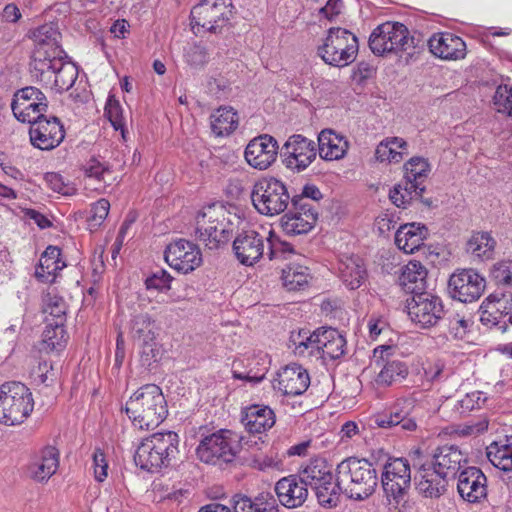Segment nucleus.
<instances>
[{
    "label": "nucleus",
    "instance_id": "nucleus-51",
    "mask_svg": "<svg viewBox=\"0 0 512 512\" xmlns=\"http://www.w3.org/2000/svg\"><path fill=\"white\" fill-rule=\"evenodd\" d=\"M44 311L52 317V319H49L50 322L64 324L66 320V303L62 297L48 293Z\"/></svg>",
    "mask_w": 512,
    "mask_h": 512
},
{
    "label": "nucleus",
    "instance_id": "nucleus-20",
    "mask_svg": "<svg viewBox=\"0 0 512 512\" xmlns=\"http://www.w3.org/2000/svg\"><path fill=\"white\" fill-rule=\"evenodd\" d=\"M414 400L411 398L398 399L389 409L373 417L376 426L397 431L410 432L417 429L416 420L411 417L414 409Z\"/></svg>",
    "mask_w": 512,
    "mask_h": 512
},
{
    "label": "nucleus",
    "instance_id": "nucleus-8",
    "mask_svg": "<svg viewBox=\"0 0 512 512\" xmlns=\"http://www.w3.org/2000/svg\"><path fill=\"white\" fill-rule=\"evenodd\" d=\"M358 48V39L352 32L341 27H333L328 30L317 53L326 64L341 68L356 59Z\"/></svg>",
    "mask_w": 512,
    "mask_h": 512
},
{
    "label": "nucleus",
    "instance_id": "nucleus-10",
    "mask_svg": "<svg viewBox=\"0 0 512 512\" xmlns=\"http://www.w3.org/2000/svg\"><path fill=\"white\" fill-rule=\"evenodd\" d=\"M239 451L237 435L227 429L218 430L204 437L197 449L199 459L207 464L231 463Z\"/></svg>",
    "mask_w": 512,
    "mask_h": 512
},
{
    "label": "nucleus",
    "instance_id": "nucleus-57",
    "mask_svg": "<svg viewBox=\"0 0 512 512\" xmlns=\"http://www.w3.org/2000/svg\"><path fill=\"white\" fill-rule=\"evenodd\" d=\"M494 104L499 113L512 117V86H498L494 95Z\"/></svg>",
    "mask_w": 512,
    "mask_h": 512
},
{
    "label": "nucleus",
    "instance_id": "nucleus-38",
    "mask_svg": "<svg viewBox=\"0 0 512 512\" xmlns=\"http://www.w3.org/2000/svg\"><path fill=\"white\" fill-rule=\"evenodd\" d=\"M197 238L204 242L209 249H217L221 244L227 243L233 234V224L227 223L225 226H209L202 218L196 222L195 230Z\"/></svg>",
    "mask_w": 512,
    "mask_h": 512
},
{
    "label": "nucleus",
    "instance_id": "nucleus-46",
    "mask_svg": "<svg viewBox=\"0 0 512 512\" xmlns=\"http://www.w3.org/2000/svg\"><path fill=\"white\" fill-rule=\"evenodd\" d=\"M496 241L487 232H477L467 242L466 250L480 260L492 258Z\"/></svg>",
    "mask_w": 512,
    "mask_h": 512
},
{
    "label": "nucleus",
    "instance_id": "nucleus-52",
    "mask_svg": "<svg viewBox=\"0 0 512 512\" xmlns=\"http://www.w3.org/2000/svg\"><path fill=\"white\" fill-rule=\"evenodd\" d=\"M259 358V361L256 363L260 367L257 369L256 372L253 373L252 369H250L247 373L239 372L236 369H233V377L235 379L239 380H247L249 382L259 383L261 382L266 372L268 371V365L270 364V360L268 359L267 354L260 352L257 356ZM237 366V363L235 362L233 364V368Z\"/></svg>",
    "mask_w": 512,
    "mask_h": 512
},
{
    "label": "nucleus",
    "instance_id": "nucleus-24",
    "mask_svg": "<svg viewBox=\"0 0 512 512\" xmlns=\"http://www.w3.org/2000/svg\"><path fill=\"white\" fill-rule=\"evenodd\" d=\"M319 216L316 205H301L296 201L281 218V227L287 235L306 234L315 226Z\"/></svg>",
    "mask_w": 512,
    "mask_h": 512
},
{
    "label": "nucleus",
    "instance_id": "nucleus-21",
    "mask_svg": "<svg viewBox=\"0 0 512 512\" xmlns=\"http://www.w3.org/2000/svg\"><path fill=\"white\" fill-rule=\"evenodd\" d=\"M164 258L171 268L183 274L194 271L202 263L198 246L185 239L171 242L165 249Z\"/></svg>",
    "mask_w": 512,
    "mask_h": 512
},
{
    "label": "nucleus",
    "instance_id": "nucleus-44",
    "mask_svg": "<svg viewBox=\"0 0 512 512\" xmlns=\"http://www.w3.org/2000/svg\"><path fill=\"white\" fill-rule=\"evenodd\" d=\"M211 129L216 136L229 135L238 127V116L232 108L221 107L211 116Z\"/></svg>",
    "mask_w": 512,
    "mask_h": 512
},
{
    "label": "nucleus",
    "instance_id": "nucleus-39",
    "mask_svg": "<svg viewBox=\"0 0 512 512\" xmlns=\"http://www.w3.org/2000/svg\"><path fill=\"white\" fill-rule=\"evenodd\" d=\"M339 275L345 286L351 290L358 289L367 278L363 260L358 256L346 257L340 261Z\"/></svg>",
    "mask_w": 512,
    "mask_h": 512
},
{
    "label": "nucleus",
    "instance_id": "nucleus-40",
    "mask_svg": "<svg viewBox=\"0 0 512 512\" xmlns=\"http://www.w3.org/2000/svg\"><path fill=\"white\" fill-rule=\"evenodd\" d=\"M486 456L497 469L512 472V436L492 442L486 448Z\"/></svg>",
    "mask_w": 512,
    "mask_h": 512
},
{
    "label": "nucleus",
    "instance_id": "nucleus-33",
    "mask_svg": "<svg viewBox=\"0 0 512 512\" xmlns=\"http://www.w3.org/2000/svg\"><path fill=\"white\" fill-rule=\"evenodd\" d=\"M348 148V141L331 129H324L318 135L319 156L326 161L343 158Z\"/></svg>",
    "mask_w": 512,
    "mask_h": 512
},
{
    "label": "nucleus",
    "instance_id": "nucleus-35",
    "mask_svg": "<svg viewBox=\"0 0 512 512\" xmlns=\"http://www.w3.org/2000/svg\"><path fill=\"white\" fill-rule=\"evenodd\" d=\"M427 233V228L419 223L401 225L395 234V244L405 253L412 254L423 245Z\"/></svg>",
    "mask_w": 512,
    "mask_h": 512
},
{
    "label": "nucleus",
    "instance_id": "nucleus-22",
    "mask_svg": "<svg viewBox=\"0 0 512 512\" xmlns=\"http://www.w3.org/2000/svg\"><path fill=\"white\" fill-rule=\"evenodd\" d=\"M457 492L462 500L470 504H479L487 498V477L476 466H467L455 478Z\"/></svg>",
    "mask_w": 512,
    "mask_h": 512
},
{
    "label": "nucleus",
    "instance_id": "nucleus-48",
    "mask_svg": "<svg viewBox=\"0 0 512 512\" xmlns=\"http://www.w3.org/2000/svg\"><path fill=\"white\" fill-rule=\"evenodd\" d=\"M308 268L301 265H290L282 272V281L288 291L303 289L308 284Z\"/></svg>",
    "mask_w": 512,
    "mask_h": 512
},
{
    "label": "nucleus",
    "instance_id": "nucleus-43",
    "mask_svg": "<svg viewBox=\"0 0 512 512\" xmlns=\"http://www.w3.org/2000/svg\"><path fill=\"white\" fill-rule=\"evenodd\" d=\"M307 487L314 489L315 486L325 481L333 480L331 466L324 459L311 461L300 473Z\"/></svg>",
    "mask_w": 512,
    "mask_h": 512
},
{
    "label": "nucleus",
    "instance_id": "nucleus-64",
    "mask_svg": "<svg viewBox=\"0 0 512 512\" xmlns=\"http://www.w3.org/2000/svg\"><path fill=\"white\" fill-rule=\"evenodd\" d=\"M448 330L455 339H463L469 331L470 323L459 314L448 318Z\"/></svg>",
    "mask_w": 512,
    "mask_h": 512
},
{
    "label": "nucleus",
    "instance_id": "nucleus-63",
    "mask_svg": "<svg viewBox=\"0 0 512 512\" xmlns=\"http://www.w3.org/2000/svg\"><path fill=\"white\" fill-rule=\"evenodd\" d=\"M268 241V257L270 260L278 259L281 257H285L286 254L292 253L293 248L289 243L280 241L277 237L273 235L271 231L269 233Z\"/></svg>",
    "mask_w": 512,
    "mask_h": 512
},
{
    "label": "nucleus",
    "instance_id": "nucleus-16",
    "mask_svg": "<svg viewBox=\"0 0 512 512\" xmlns=\"http://www.w3.org/2000/svg\"><path fill=\"white\" fill-rule=\"evenodd\" d=\"M61 33L53 23H47L33 32L34 50L31 55L29 68L43 67V63L66 56L60 45Z\"/></svg>",
    "mask_w": 512,
    "mask_h": 512
},
{
    "label": "nucleus",
    "instance_id": "nucleus-60",
    "mask_svg": "<svg viewBox=\"0 0 512 512\" xmlns=\"http://www.w3.org/2000/svg\"><path fill=\"white\" fill-rule=\"evenodd\" d=\"M171 281L172 277L167 271L158 269L145 280V285L148 290L163 292L171 288Z\"/></svg>",
    "mask_w": 512,
    "mask_h": 512
},
{
    "label": "nucleus",
    "instance_id": "nucleus-59",
    "mask_svg": "<svg viewBox=\"0 0 512 512\" xmlns=\"http://www.w3.org/2000/svg\"><path fill=\"white\" fill-rule=\"evenodd\" d=\"M83 171L88 178L95 179L99 182H105V175L110 174L112 172L111 167L108 163L101 162L94 157L89 159L83 165Z\"/></svg>",
    "mask_w": 512,
    "mask_h": 512
},
{
    "label": "nucleus",
    "instance_id": "nucleus-1",
    "mask_svg": "<svg viewBox=\"0 0 512 512\" xmlns=\"http://www.w3.org/2000/svg\"><path fill=\"white\" fill-rule=\"evenodd\" d=\"M277 499L270 493H260L255 498L234 495L231 499L234 512H281L279 503L288 509L301 507L308 498V487L299 474L279 479L274 486Z\"/></svg>",
    "mask_w": 512,
    "mask_h": 512
},
{
    "label": "nucleus",
    "instance_id": "nucleus-23",
    "mask_svg": "<svg viewBox=\"0 0 512 512\" xmlns=\"http://www.w3.org/2000/svg\"><path fill=\"white\" fill-rule=\"evenodd\" d=\"M29 135L33 146L41 150H51L63 141L65 131L56 116L48 118L44 114L31 123Z\"/></svg>",
    "mask_w": 512,
    "mask_h": 512
},
{
    "label": "nucleus",
    "instance_id": "nucleus-41",
    "mask_svg": "<svg viewBox=\"0 0 512 512\" xmlns=\"http://www.w3.org/2000/svg\"><path fill=\"white\" fill-rule=\"evenodd\" d=\"M132 338L139 342L156 339V321L147 312H134L130 319Z\"/></svg>",
    "mask_w": 512,
    "mask_h": 512
},
{
    "label": "nucleus",
    "instance_id": "nucleus-58",
    "mask_svg": "<svg viewBox=\"0 0 512 512\" xmlns=\"http://www.w3.org/2000/svg\"><path fill=\"white\" fill-rule=\"evenodd\" d=\"M141 343L140 361L142 366L150 368L161 359V347L155 340Z\"/></svg>",
    "mask_w": 512,
    "mask_h": 512
},
{
    "label": "nucleus",
    "instance_id": "nucleus-53",
    "mask_svg": "<svg viewBox=\"0 0 512 512\" xmlns=\"http://www.w3.org/2000/svg\"><path fill=\"white\" fill-rule=\"evenodd\" d=\"M202 218L206 223H209V226H225L230 222L226 217L224 207L216 204L204 207L200 212H198L196 222L201 221Z\"/></svg>",
    "mask_w": 512,
    "mask_h": 512
},
{
    "label": "nucleus",
    "instance_id": "nucleus-42",
    "mask_svg": "<svg viewBox=\"0 0 512 512\" xmlns=\"http://www.w3.org/2000/svg\"><path fill=\"white\" fill-rule=\"evenodd\" d=\"M407 147L408 144L403 138H386L377 145L375 157L380 162L398 163L404 154H408Z\"/></svg>",
    "mask_w": 512,
    "mask_h": 512
},
{
    "label": "nucleus",
    "instance_id": "nucleus-29",
    "mask_svg": "<svg viewBox=\"0 0 512 512\" xmlns=\"http://www.w3.org/2000/svg\"><path fill=\"white\" fill-rule=\"evenodd\" d=\"M415 479L419 493L428 498L442 496L446 492L449 482V478L429 462L419 467Z\"/></svg>",
    "mask_w": 512,
    "mask_h": 512
},
{
    "label": "nucleus",
    "instance_id": "nucleus-32",
    "mask_svg": "<svg viewBox=\"0 0 512 512\" xmlns=\"http://www.w3.org/2000/svg\"><path fill=\"white\" fill-rule=\"evenodd\" d=\"M275 421L274 411L266 405H250L241 415V422L249 433H263L272 428Z\"/></svg>",
    "mask_w": 512,
    "mask_h": 512
},
{
    "label": "nucleus",
    "instance_id": "nucleus-18",
    "mask_svg": "<svg viewBox=\"0 0 512 512\" xmlns=\"http://www.w3.org/2000/svg\"><path fill=\"white\" fill-rule=\"evenodd\" d=\"M480 321L505 332L512 325V292H495L484 299L480 308Z\"/></svg>",
    "mask_w": 512,
    "mask_h": 512
},
{
    "label": "nucleus",
    "instance_id": "nucleus-45",
    "mask_svg": "<svg viewBox=\"0 0 512 512\" xmlns=\"http://www.w3.org/2000/svg\"><path fill=\"white\" fill-rule=\"evenodd\" d=\"M313 490L319 505L327 509L337 507L340 502L341 493L344 494V488L339 484L337 474L335 482L333 480L325 481L315 486Z\"/></svg>",
    "mask_w": 512,
    "mask_h": 512
},
{
    "label": "nucleus",
    "instance_id": "nucleus-62",
    "mask_svg": "<svg viewBox=\"0 0 512 512\" xmlns=\"http://www.w3.org/2000/svg\"><path fill=\"white\" fill-rule=\"evenodd\" d=\"M322 198L323 194L316 185L306 184L300 194L292 195V204L299 201L301 205H316L318 207L316 203Z\"/></svg>",
    "mask_w": 512,
    "mask_h": 512
},
{
    "label": "nucleus",
    "instance_id": "nucleus-6",
    "mask_svg": "<svg viewBox=\"0 0 512 512\" xmlns=\"http://www.w3.org/2000/svg\"><path fill=\"white\" fill-rule=\"evenodd\" d=\"M292 341L298 354H304L306 350L311 349L309 355L316 352L323 360L340 359L345 354L347 346L345 337L338 330L324 327L318 328L309 336L306 332L303 335L300 332L296 338L292 336Z\"/></svg>",
    "mask_w": 512,
    "mask_h": 512
},
{
    "label": "nucleus",
    "instance_id": "nucleus-5",
    "mask_svg": "<svg viewBox=\"0 0 512 512\" xmlns=\"http://www.w3.org/2000/svg\"><path fill=\"white\" fill-rule=\"evenodd\" d=\"M34 400L30 389L20 382H5L0 386V423L21 424L31 414Z\"/></svg>",
    "mask_w": 512,
    "mask_h": 512
},
{
    "label": "nucleus",
    "instance_id": "nucleus-26",
    "mask_svg": "<svg viewBox=\"0 0 512 512\" xmlns=\"http://www.w3.org/2000/svg\"><path fill=\"white\" fill-rule=\"evenodd\" d=\"M264 240L263 235L252 229L239 232L233 241L237 260L245 266L258 262L264 254Z\"/></svg>",
    "mask_w": 512,
    "mask_h": 512
},
{
    "label": "nucleus",
    "instance_id": "nucleus-7",
    "mask_svg": "<svg viewBox=\"0 0 512 512\" xmlns=\"http://www.w3.org/2000/svg\"><path fill=\"white\" fill-rule=\"evenodd\" d=\"M251 200L255 209L266 216L279 215L292 204L286 184L275 177H262L255 182Z\"/></svg>",
    "mask_w": 512,
    "mask_h": 512
},
{
    "label": "nucleus",
    "instance_id": "nucleus-56",
    "mask_svg": "<svg viewBox=\"0 0 512 512\" xmlns=\"http://www.w3.org/2000/svg\"><path fill=\"white\" fill-rule=\"evenodd\" d=\"M109 210L110 203L104 198L99 199L92 205L90 216L87 220L90 231H95L102 225L108 216Z\"/></svg>",
    "mask_w": 512,
    "mask_h": 512
},
{
    "label": "nucleus",
    "instance_id": "nucleus-30",
    "mask_svg": "<svg viewBox=\"0 0 512 512\" xmlns=\"http://www.w3.org/2000/svg\"><path fill=\"white\" fill-rule=\"evenodd\" d=\"M430 52L444 60H458L466 55V44L452 33H437L428 40Z\"/></svg>",
    "mask_w": 512,
    "mask_h": 512
},
{
    "label": "nucleus",
    "instance_id": "nucleus-19",
    "mask_svg": "<svg viewBox=\"0 0 512 512\" xmlns=\"http://www.w3.org/2000/svg\"><path fill=\"white\" fill-rule=\"evenodd\" d=\"M283 156L288 169L302 172L316 159V143L301 134L291 135L283 146Z\"/></svg>",
    "mask_w": 512,
    "mask_h": 512
},
{
    "label": "nucleus",
    "instance_id": "nucleus-50",
    "mask_svg": "<svg viewBox=\"0 0 512 512\" xmlns=\"http://www.w3.org/2000/svg\"><path fill=\"white\" fill-rule=\"evenodd\" d=\"M105 114L110 121L111 125L116 131H121L122 137L125 138V119L123 116V110L119 101L114 95H109L106 105Z\"/></svg>",
    "mask_w": 512,
    "mask_h": 512
},
{
    "label": "nucleus",
    "instance_id": "nucleus-25",
    "mask_svg": "<svg viewBox=\"0 0 512 512\" xmlns=\"http://www.w3.org/2000/svg\"><path fill=\"white\" fill-rule=\"evenodd\" d=\"M278 149L276 139L271 135L263 134L248 143L244 157L251 167L265 170L276 161Z\"/></svg>",
    "mask_w": 512,
    "mask_h": 512
},
{
    "label": "nucleus",
    "instance_id": "nucleus-13",
    "mask_svg": "<svg viewBox=\"0 0 512 512\" xmlns=\"http://www.w3.org/2000/svg\"><path fill=\"white\" fill-rule=\"evenodd\" d=\"M410 320L419 328L435 327L445 316L442 299L430 292H418L406 300Z\"/></svg>",
    "mask_w": 512,
    "mask_h": 512
},
{
    "label": "nucleus",
    "instance_id": "nucleus-36",
    "mask_svg": "<svg viewBox=\"0 0 512 512\" xmlns=\"http://www.w3.org/2000/svg\"><path fill=\"white\" fill-rule=\"evenodd\" d=\"M427 270L419 261H409L402 267L398 278L399 285L407 292L415 296L416 293L426 292Z\"/></svg>",
    "mask_w": 512,
    "mask_h": 512
},
{
    "label": "nucleus",
    "instance_id": "nucleus-54",
    "mask_svg": "<svg viewBox=\"0 0 512 512\" xmlns=\"http://www.w3.org/2000/svg\"><path fill=\"white\" fill-rule=\"evenodd\" d=\"M186 63L193 69H201L208 62V52L200 43H194L184 49Z\"/></svg>",
    "mask_w": 512,
    "mask_h": 512
},
{
    "label": "nucleus",
    "instance_id": "nucleus-3",
    "mask_svg": "<svg viewBox=\"0 0 512 512\" xmlns=\"http://www.w3.org/2000/svg\"><path fill=\"white\" fill-rule=\"evenodd\" d=\"M339 484L344 494L352 500L363 501L372 496L378 485V475L368 460L348 457L336 467Z\"/></svg>",
    "mask_w": 512,
    "mask_h": 512
},
{
    "label": "nucleus",
    "instance_id": "nucleus-2",
    "mask_svg": "<svg viewBox=\"0 0 512 512\" xmlns=\"http://www.w3.org/2000/svg\"><path fill=\"white\" fill-rule=\"evenodd\" d=\"M125 412L140 429L158 426L168 414L161 388L155 384L140 387L126 402Z\"/></svg>",
    "mask_w": 512,
    "mask_h": 512
},
{
    "label": "nucleus",
    "instance_id": "nucleus-27",
    "mask_svg": "<svg viewBox=\"0 0 512 512\" xmlns=\"http://www.w3.org/2000/svg\"><path fill=\"white\" fill-rule=\"evenodd\" d=\"M429 463L449 479H455L467 467L468 458L457 445L445 444L433 450Z\"/></svg>",
    "mask_w": 512,
    "mask_h": 512
},
{
    "label": "nucleus",
    "instance_id": "nucleus-15",
    "mask_svg": "<svg viewBox=\"0 0 512 512\" xmlns=\"http://www.w3.org/2000/svg\"><path fill=\"white\" fill-rule=\"evenodd\" d=\"M232 0H203L191 10V25L216 33L229 20Z\"/></svg>",
    "mask_w": 512,
    "mask_h": 512
},
{
    "label": "nucleus",
    "instance_id": "nucleus-61",
    "mask_svg": "<svg viewBox=\"0 0 512 512\" xmlns=\"http://www.w3.org/2000/svg\"><path fill=\"white\" fill-rule=\"evenodd\" d=\"M47 186L54 192L64 196H71L76 193V188L69 183H65L63 177L55 172H48L44 175Z\"/></svg>",
    "mask_w": 512,
    "mask_h": 512
},
{
    "label": "nucleus",
    "instance_id": "nucleus-12",
    "mask_svg": "<svg viewBox=\"0 0 512 512\" xmlns=\"http://www.w3.org/2000/svg\"><path fill=\"white\" fill-rule=\"evenodd\" d=\"M381 484L389 504H400L411 487V468L405 458H389L384 464Z\"/></svg>",
    "mask_w": 512,
    "mask_h": 512
},
{
    "label": "nucleus",
    "instance_id": "nucleus-31",
    "mask_svg": "<svg viewBox=\"0 0 512 512\" xmlns=\"http://www.w3.org/2000/svg\"><path fill=\"white\" fill-rule=\"evenodd\" d=\"M278 389L284 395L297 396L303 394L310 385L308 372L298 364H290L278 373Z\"/></svg>",
    "mask_w": 512,
    "mask_h": 512
},
{
    "label": "nucleus",
    "instance_id": "nucleus-11",
    "mask_svg": "<svg viewBox=\"0 0 512 512\" xmlns=\"http://www.w3.org/2000/svg\"><path fill=\"white\" fill-rule=\"evenodd\" d=\"M369 47L375 55L398 53L414 48V38L400 22L387 21L378 25L369 37Z\"/></svg>",
    "mask_w": 512,
    "mask_h": 512
},
{
    "label": "nucleus",
    "instance_id": "nucleus-17",
    "mask_svg": "<svg viewBox=\"0 0 512 512\" xmlns=\"http://www.w3.org/2000/svg\"><path fill=\"white\" fill-rule=\"evenodd\" d=\"M14 116L23 123H33L48 110L45 94L34 86L17 90L11 103Z\"/></svg>",
    "mask_w": 512,
    "mask_h": 512
},
{
    "label": "nucleus",
    "instance_id": "nucleus-49",
    "mask_svg": "<svg viewBox=\"0 0 512 512\" xmlns=\"http://www.w3.org/2000/svg\"><path fill=\"white\" fill-rule=\"evenodd\" d=\"M430 172L428 161L422 157H412L404 164V179L424 185Z\"/></svg>",
    "mask_w": 512,
    "mask_h": 512
},
{
    "label": "nucleus",
    "instance_id": "nucleus-14",
    "mask_svg": "<svg viewBox=\"0 0 512 512\" xmlns=\"http://www.w3.org/2000/svg\"><path fill=\"white\" fill-rule=\"evenodd\" d=\"M486 288L485 278L475 269H457L448 280V295L461 303L478 300Z\"/></svg>",
    "mask_w": 512,
    "mask_h": 512
},
{
    "label": "nucleus",
    "instance_id": "nucleus-34",
    "mask_svg": "<svg viewBox=\"0 0 512 512\" xmlns=\"http://www.w3.org/2000/svg\"><path fill=\"white\" fill-rule=\"evenodd\" d=\"M65 266L66 263L61 259V249L50 245L40 256L35 277L43 283L54 282L57 272Z\"/></svg>",
    "mask_w": 512,
    "mask_h": 512
},
{
    "label": "nucleus",
    "instance_id": "nucleus-55",
    "mask_svg": "<svg viewBox=\"0 0 512 512\" xmlns=\"http://www.w3.org/2000/svg\"><path fill=\"white\" fill-rule=\"evenodd\" d=\"M491 277L498 286L512 289V260H501L491 268Z\"/></svg>",
    "mask_w": 512,
    "mask_h": 512
},
{
    "label": "nucleus",
    "instance_id": "nucleus-9",
    "mask_svg": "<svg viewBox=\"0 0 512 512\" xmlns=\"http://www.w3.org/2000/svg\"><path fill=\"white\" fill-rule=\"evenodd\" d=\"M67 58V55L57 56L43 63V67L31 68V77L58 93L69 90L78 77V67Z\"/></svg>",
    "mask_w": 512,
    "mask_h": 512
},
{
    "label": "nucleus",
    "instance_id": "nucleus-37",
    "mask_svg": "<svg viewBox=\"0 0 512 512\" xmlns=\"http://www.w3.org/2000/svg\"><path fill=\"white\" fill-rule=\"evenodd\" d=\"M59 466V452L53 446L43 448L39 456L30 464L31 477L38 481H47L55 474Z\"/></svg>",
    "mask_w": 512,
    "mask_h": 512
},
{
    "label": "nucleus",
    "instance_id": "nucleus-47",
    "mask_svg": "<svg viewBox=\"0 0 512 512\" xmlns=\"http://www.w3.org/2000/svg\"><path fill=\"white\" fill-rule=\"evenodd\" d=\"M46 321L47 324L42 334L43 343L45 344L46 348L51 351L62 350L67 342V335L64 329V324L50 322L48 318Z\"/></svg>",
    "mask_w": 512,
    "mask_h": 512
},
{
    "label": "nucleus",
    "instance_id": "nucleus-4",
    "mask_svg": "<svg viewBox=\"0 0 512 512\" xmlns=\"http://www.w3.org/2000/svg\"><path fill=\"white\" fill-rule=\"evenodd\" d=\"M179 436L174 431L158 432L143 439L137 447L135 464L145 471L168 467L179 453Z\"/></svg>",
    "mask_w": 512,
    "mask_h": 512
},
{
    "label": "nucleus",
    "instance_id": "nucleus-28",
    "mask_svg": "<svg viewBox=\"0 0 512 512\" xmlns=\"http://www.w3.org/2000/svg\"><path fill=\"white\" fill-rule=\"evenodd\" d=\"M393 350H395L394 347L386 345L374 349V357L383 361V366L376 378L379 385L390 386L403 380L408 375V367L404 362L389 358Z\"/></svg>",
    "mask_w": 512,
    "mask_h": 512
}]
</instances>
